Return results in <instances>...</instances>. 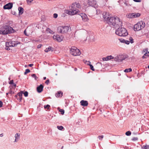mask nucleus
Segmentation results:
<instances>
[{
  "mask_svg": "<svg viewBox=\"0 0 149 149\" xmlns=\"http://www.w3.org/2000/svg\"><path fill=\"white\" fill-rule=\"evenodd\" d=\"M107 22L108 24L111 26H116V25H118L119 26H121L122 24V22L119 18L116 16H114L113 17H110Z\"/></svg>",
  "mask_w": 149,
  "mask_h": 149,
  "instance_id": "nucleus-1",
  "label": "nucleus"
},
{
  "mask_svg": "<svg viewBox=\"0 0 149 149\" xmlns=\"http://www.w3.org/2000/svg\"><path fill=\"white\" fill-rule=\"evenodd\" d=\"M14 30L9 25L3 26L0 29V34L6 35L9 33L14 32Z\"/></svg>",
  "mask_w": 149,
  "mask_h": 149,
  "instance_id": "nucleus-2",
  "label": "nucleus"
},
{
  "mask_svg": "<svg viewBox=\"0 0 149 149\" xmlns=\"http://www.w3.org/2000/svg\"><path fill=\"white\" fill-rule=\"evenodd\" d=\"M116 33L120 36H125L128 35L126 30L124 28H118L116 31Z\"/></svg>",
  "mask_w": 149,
  "mask_h": 149,
  "instance_id": "nucleus-3",
  "label": "nucleus"
},
{
  "mask_svg": "<svg viewBox=\"0 0 149 149\" xmlns=\"http://www.w3.org/2000/svg\"><path fill=\"white\" fill-rule=\"evenodd\" d=\"M145 26V23L142 21H140L134 25V30L136 31H139L143 28Z\"/></svg>",
  "mask_w": 149,
  "mask_h": 149,
  "instance_id": "nucleus-4",
  "label": "nucleus"
},
{
  "mask_svg": "<svg viewBox=\"0 0 149 149\" xmlns=\"http://www.w3.org/2000/svg\"><path fill=\"white\" fill-rule=\"evenodd\" d=\"M70 53L71 54L74 56H79L81 54L80 50L74 46L71 47Z\"/></svg>",
  "mask_w": 149,
  "mask_h": 149,
  "instance_id": "nucleus-5",
  "label": "nucleus"
},
{
  "mask_svg": "<svg viewBox=\"0 0 149 149\" xmlns=\"http://www.w3.org/2000/svg\"><path fill=\"white\" fill-rule=\"evenodd\" d=\"M69 29V27L68 26H60L58 28L57 31L58 33H66L68 31Z\"/></svg>",
  "mask_w": 149,
  "mask_h": 149,
  "instance_id": "nucleus-6",
  "label": "nucleus"
},
{
  "mask_svg": "<svg viewBox=\"0 0 149 149\" xmlns=\"http://www.w3.org/2000/svg\"><path fill=\"white\" fill-rule=\"evenodd\" d=\"M79 12V10H74L70 7L69 10H67L65 11V12L70 15H72L77 14Z\"/></svg>",
  "mask_w": 149,
  "mask_h": 149,
  "instance_id": "nucleus-7",
  "label": "nucleus"
},
{
  "mask_svg": "<svg viewBox=\"0 0 149 149\" xmlns=\"http://www.w3.org/2000/svg\"><path fill=\"white\" fill-rule=\"evenodd\" d=\"M70 7L76 10H79V8H81V5L80 3H78L75 2L73 3Z\"/></svg>",
  "mask_w": 149,
  "mask_h": 149,
  "instance_id": "nucleus-8",
  "label": "nucleus"
},
{
  "mask_svg": "<svg viewBox=\"0 0 149 149\" xmlns=\"http://www.w3.org/2000/svg\"><path fill=\"white\" fill-rule=\"evenodd\" d=\"M53 38L54 40L60 42L62 41L63 39V37L62 36L59 35H54L53 36Z\"/></svg>",
  "mask_w": 149,
  "mask_h": 149,
  "instance_id": "nucleus-9",
  "label": "nucleus"
},
{
  "mask_svg": "<svg viewBox=\"0 0 149 149\" xmlns=\"http://www.w3.org/2000/svg\"><path fill=\"white\" fill-rule=\"evenodd\" d=\"M17 44V42L12 41L8 42H6V45L7 47H13L16 46Z\"/></svg>",
  "mask_w": 149,
  "mask_h": 149,
  "instance_id": "nucleus-10",
  "label": "nucleus"
},
{
  "mask_svg": "<svg viewBox=\"0 0 149 149\" xmlns=\"http://www.w3.org/2000/svg\"><path fill=\"white\" fill-rule=\"evenodd\" d=\"M88 4L89 6L95 8L96 7V1L95 0H88Z\"/></svg>",
  "mask_w": 149,
  "mask_h": 149,
  "instance_id": "nucleus-11",
  "label": "nucleus"
},
{
  "mask_svg": "<svg viewBox=\"0 0 149 149\" xmlns=\"http://www.w3.org/2000/svg\"><path fill=\"white\" fill-rule=\"evenodd\" d=\"M103 17L107 21L110 18L111 16L108 12H104L103 13Z\"/></svg>",
  "mask_w": 149,
  "mask_h": 149,
  "instance_id": "nucleus-12",
  "label": "nucleus"
},
{
  "mask_svg": "<svg viewBox=\"0 0 149 149\" xmlns=\"http://www.w3.org/2000/svg\"><path fill=\"white\" fill-rule=\"evenodd\" d=\"M13 4L12 3H9L6 4L3 6V8L5 9H10L13 7Z\"/></svg>",
  "mask_w": 149,
  "mask_h": 149,
  "instance_id": "nucleus-13",
  "label": "nucleus"
},
{
  "mask_svg": "<svg viewBox=\"0 0 149 149\" xmlns=\"http://www.w3.org/2000/svg\"><path fill=\"white\" fill-rule=\"evenodd\" d=\"M81 17L82 18L83 21L84 22H87L88 20V19L86 15L84 13H81L80 15Z\"/></svg>",
  "mask_w": 149,
  "mask_h": 149,
  "instance_id": "nucleus-14",
  "label": "nucleus"
},
{
  "mask_svg": "<svg viewBox=\"0 0 149 149\" xmlns=\"http://www.w3.org/2000/svg\"><path fill=\"white\" fill-rule=\"evenodd\" d=\"M43 86L42 84H40L37 88V92L39 93H41L43 90Z\"/></svg>",
  "mask_w": 149,
  "mask_h": 149,
  "instance_id": "nucleus-15",
  "label": "nucleus"
},
{
  "mask_svg": "<svg viewBox=\"0 0 149 149\" xmlns=\"http://www.w3.org/2000/svg\"><path fill=\"white\" fill-rule=\"evenodd\" d=\"M118 57L120 62L122 61L123 60H125L127 58L126 56L123 55H120L118 56Z\"/></svg>",
  "mask_w": 149,
  "mask_h": 149,
  "instance_id": "nucleus-16",
  "label": "nucleus"
},
{
  "mask_svg": "<svg viewBox=\"0 0 149 149\" xmlns=\"http://www.w3.org/2000/svg\"><path fill=\"white\" fill-rule=\"evenodd\" d=\"M20 134L18 133H16L15 134V139L14 141V142H17L19 141L20 137Z\"/></svg>",
  "mask_w": 149,
  "mask_h": 149,
  "instance_id": "nucleus-17",
  "label": "nucleus"
},
{
  "mask_svg": "<svg viewBox=\"0 0 149 149\" xmlns=\"http://www.w3.org/2000/svg\"><path fill=\"white\" fill-rule=\"evenodd\" d=\"M80 103L81 105L84 107L87 106L88 104V103L87 101L84 100H81L80 102Z\"/></svg>",
  "mask_w": 149,
  "mask_h": 149,
  "instance_id": "nucleus-18",
  "label": "nucleus"
},
{
  "mask_svg": "<svg viewBox=\"0 0 149 149\" xmlns=\"http://www.w3.org/2000/svg\"><path fill=\"white\" fill-rule=\"evenodd\" d=\"M19 10V15H21L24 12V9L22 7H19L18 8Z\"/></svg>",
  "mask_w": 149,
  "mask_h": 149,
  "instance_id": "nucleus-19",
  "label": "nucleus"
},
{
  "mask_svg": "<svg viewBox=\"0 0 149 149\" xmlns=\"http://www.w3.org/2000/svg\"><path fill=\"white\" fill-rule=\"evenodd\" d=\"M63 95V93L61 91H58L57 93L55 94V96L56 97H61Z\"/></svg>",
  "mask_w": 149,
  "mask_h": 149,
  "instance_id": "nucleus-20",
  "label": "nucleus"
},
{
  "mask_svg": "<svg viewBox=\"0 0 149 149\" xmlns=\"http://www.w3.org/2000/svg\"><path fill=\"white\" fill-rule=\"evenodd\" d=\"M140 15L141 14L139 13H133V18L138 17H139Z\"/></svg>",
  "mask_w": 149,
  "mask_h": 149,
  "instance_id": "nucleus-21",
  "label": "nucleus"
},
{
  "mask_svg": "<svg viewBox=\"0 0 149 149\" xmlns=\"http://www.w3.org/2000/svg\"><path fill=\"white\" fill-rule=\"evenodd\" d=\"M149 56V52L148 53H145L142 57L143 59L146 58L147 57Z\"/></svg>",
  "mask_w": 149,
  "mask_h": 149,
  "instance_id": "nucleus-22",
  "label": "nucleus"
},
{
  "mask_svg": "<svg viewBox=\"0 0 149 149\" xmlns=\"http://www.w3.org/2000/svg\"><path fill=\"white\" fill-rule=\"evenodd\" d=\"M87 62L89 63V64L87 63V65H88L90 66L91 69L93 71H94L95 69L94 68L93 66L92 65L90 64L91 62L90 61Z\"/></svg>",
  "mask_w": 149,
  "mask_h": 149,
  "instance_id": "nucleus-23",
  "label": "nucleus"
},
{
  "mask_svg": "<svg viewBox=\"0 0 149 149\" xmlns=\"http://www.w3.org/2000/svg\"><path fill=\"white\" fill-rule=\"evenodd\" d=\"M127 17L130 18H133V13L127 14Z\"/></svg>",
  "mask_w": 149,
  "mask_h": 149,
  "instance_id": "nucleus-24",
  "label": "nucleus"
},
{
  "mask_svg": "<svg viewBox=\"0 0 149 149\" xmlns=\"http://www.w3.org/2000/svg\"><path fill=\"white\" fill-rule=\"evenodd\" d=\"M132 71V69L131 68L126 69L124 70V72H130Z\"/></svg>",
  "mask_w": 149,
  "mask_h": 149,
  "instance_id": "nucleus-25",
  "label": "nucleus"
},
{
  "mask_svg": "<svg viewBox=\"0 0 149 149\" xmlns=\"http://www.w3.org/2000/svg\"><path fill=\"white\" fill-rule=\"evenodd\" d=\"M107 61L111 59H113L114 58V57L110 55L107 56Z\"/></svg>",
  "mask_w": 149,
  "mask_h": 149,
  "instance_id": "nucleus-26",
  "label": "nucleus"
},
{
  "mask_svg": "<svg viewBox=\"0 0 149 149\" xmlns=\"http://www.w3.org/2000/svg\"><path fill=\"white\" fill-rule=\"evenodd\" d=\"M52 47H49L48 48H46L45 50V51L46 52H47L51 50Z\"/></svg>",
  "mask_w": 149,
  "mask_h": 149,
  "instance_id": "nucleus-27",
  "label": "nucleus"
},
{
  "mask_svg": "<svg viewBox=\"0 0 149 149\" xmlns=\"http://www.w3.org/2000/svg\"><path fill=\"white\" fill-rule=\"evenodd\" d=\"M142 149H149V146L148 145H144L142 147Z\"/></svg>",
  "mask_w": 149,
  "mask_h": 149,
  "instance_id": "nucleus-28",
  "label": "nucleus"
},
{
  "mask_svg": "<svg viewBox=\"0 0 149 149\" xmlns=\"http://www.w3.org/2000/svg\"><path fill=\"white\" fill-rule=\"evenodd\" d=\"M22 94H23V93L22 92L19 93L17 94V95L19 96V97H20V100L22 99Z\"/></svg>",
  "mask_w": 149,
  "mask_h": 149,
  "instance_id": "nucleus-29",
  "label": "nucleus"
},
{
  "mask_svg": "<svg viewBox=\"0 0 149 149\" xmlns=\"http://www.w3.org/2000/svg\"><path fill=\"white\" fill-rule=\"evenodd\" d=\"M124 4L127 6H131V5L129 3L126 1H125L124 2Z\"/></svg>",
  "mask_w": 149,
  "mask_h": 149,
  "instance_id": "nucleus-30",
  "label": "nucleus"
},
{
  "mask_svg": "<svg viewBox=\"0 0 149 149\" xmlns=\"http://www.w3.org/2000/svg\"><path fill=\"white\" fill-rule=\"evenodd\" d=\"M57 128L59 130H61L64 128V127L62 126H57Z\"/></svg>",
  "mask_w": 149,
  "mask_h": 149,
  "instance_id": "nucleus-31",
  "label": "nucleus"
},
{
  "mask_svg": "<svg viewBox=\"0 0 149 149\" xmlns=\"http://www.w3.org/2000/svg\"><path fill=\"white\" fill-rule=\"evenodd\" d=\"M114 61H117L120 62V61L119 60V57L118 56L114 58Z\"/></svg>",
  "mask_w": 149,
  "mask_h": 149,
  "instance_id": "nucleus-32",
  "label": "nucleus"
},
{
  "mask_svg": "<svg viewBox=\"0 0 149 149\" xmlns=\"http://www.w3.org/2000/svg\"><path fill=\"white\" fill-rule=\"evenodd\" d=\"M32 77L34 78L36 80H37L38 79V77H37L36 75L35 74H33L31 75Z\"/></svg>",
  "mask_w": 149,
  "mask_h": 149,
  "instance_id": "nucleus-33",
  "label": "nucleus"
},
{
  "mask_svg": "<svg viewBox=\"0 0 149 149\" xmlns=\"http://www.w3.org/2000/svg\"><path fill=\"white\" fill-rule=\"evenodd\" d=\"M33 0H26V2L28 4L30 5Z\"/></svg>",
  "mask_w": 149,
  "mask_h": 149,
  "instance_id": "nucleus-34",
  "label": "nucleus"
},
{
  "mask_svg": "<svg viewBox=\"0 0 149 149\" xmlns=\"http://www.w3.org/2000/svg\"><path fill=\"white\" fill-rule=\"evenodd\" d=\"M129 40L130 41V42L131 43H133V39L132 37H130L129 38Z\"/></svg>",
  "mask_w": 149,
  "mask_h": 149,
  "instance_id": "nucleus-35",
  "label": "nucleus"
},
{
  "mask_svg": "<svg viewBox=\"0 0 149 149\" xmlns=\"http://www.w3.org/2000/svg\"><path fill=\"white\" fill-rule=\"evenodd\" d=\"M30 72V70L29 69H26L25 70V71L24 73V74H26L27 73L29 72Z\"/></svg>",
  "mask_w": 149,
  "mask_h": 149,
  "instance_id": "nucleus-36",
  "label": "nucleus"
},
{
  "mask_svg": "<svg viewBox=\"0 0 149 149\" xmlns=\"http://www.w3.org/2000/svg\"><path fill=\"white\" fill-rule=\"evenodd\" d=\"M131 134V132L130 131H127L125 133V134L127 136H128L130 135Z\"/></svg>",
  "mask_w": 149,
  "mask_h": 149,
  "instance_id": "nucleus-37",
  "label": "nucleus"
},
{
  "mask_svg": "<svg viewBox=\"0 0 149 149\" xmlns=\"http://www.w3.org/2000/svg\"><path fill=\"white\" fill-rule=\"evenodd\" d=\"M103 137V136L102 135L98 136V138L99 139V140H102V139Z\"/></svg>",
  "mask_w": 149,
  "mask_h": 149,
  "instance_id": "nucleus-38",
  "label": "nucleus"
},
{
  "mask_svg": "<svg viewBox=\"0 0 149 149\" xmlns=\"http://www.w3.org/2000/svg\"><path fill=\"white\" fill-rule=\"evenodd\" d=\"M96 14L98 15L99 14H100L101 13V11L100 10L98 9H97L96 10Z\"/></svg>",
  "mask_w": 149,
  "mask_h": 149,
  "instance_id": "nucleus-39",
  "label": "nucleus"
},
{
  "mask_svg": "<svg viewBox=\"0 0 149 149\" xmlns=\"http://www.w3.org/2000/svg\"><path fill=\"white\" fill-rule=\"evenodd\" d=\"M123 41L124 42V43L127 44H129L130 42V41L126 40H123Z\"/></svg>",
  "mask_w": 149,
  "mask_h": 149,
  "instance_id": "nucleus-40",
  "label": "nucleus"
},
{
  "mask_svg": "<svg viewBox=\"0 0 149 149\" xmlns=\"http://www.w3.org/2000/svg\"><path fill=\"white\" fill-rule=\"evenodd\" d=\"M59 111L61 112V113L63 115L64 114V110L63 109H60L59 110Z\"/></svg>",
  "mask_w": 149,
  "mask_h": 149,
  "instance_id": "nucleus-41",
  "label": "nucleus"
},
{
  "mask_svg": "<svg viewBox=\"0 0 149 149\" xmlns=\"http://www.w3.org/2000/svg\"><path fill=\"white\" fill-rule=\"evenodd\" d=\"M50 107V105L48 104L47 105H45L44 107V108L45 109H49Z\"/></svg>",
  "mask_w": 149,
  "mask_h": 149,
  "instance_id": "nucleus-42",
  "label": "nucleus"
},
{
  "mask_svg": "<svg viewBox=\"0 0 149 149\" xmlns=\"http://www.w3.org/2000/svg\"><path fill=\"white\" fill-rule=\"evenodd\" d=\"M24 94L25 97H27L28 95V92L27 91H25L24 93Z\"/></svg>",
  "mask_w": 149,
  "mask_h": 149,
  "instance_id": "nucleus-43",
  "label": "nucleus"
},
{
  "mask_svg": "<svg viewBox=\"0 0 149 149\" xmlns=\"http://www.w3.org/2000/svg\"><path fill=\"white\" fill-rule=\"evenodd\" d=\"M133 141H135L138 140V138L137 137H133L132 139Z\"/></svg>",
  "mask_w": 149,
  "mask_h": 149,
  "instance_id": "nucleus-44",
  "label": "nucleus"
},
{
  "mask_svg": "<svg viewBox=\"0 0 149 149\" xmlns=\"http://www.w3.org/2000/svg\"><path fill=\"white\" fill-rule=\"evenodd\" d=\"M58 17V14L56 13H54L53 14V17L55 18H56Z\"/></svg>",
  "mask_w": 149,
  "mask_h": 149,
  "instance_id": "nucleus-45",
  "label": "nucleus"
},
{
  "mask_svg": "<svg viewBox=\"0 0 149 149\" xmlns=\"http://www.w3.org/2000/svg\"><path fill=\"white\" fill-rule=\"evenodd\" d=\"M13 82V80H12L10 81L9 82V84H14Z\"/></svg>",
  "mask_w": 149,
  "mask_h": 149,
  "instance_id": "nucleus-46",
  "label": "nucleus"
},
{
  "mask_svg": "<svg viewBox=\"0 0 149 149\" xmlns=\"http://www.w3.org/2000/svg\"><path fill=\"white\" fill-rule=\"evenodd\" d=\"M49 82V79H47L45 81V83L47 84L48 85Z\"/></svg>",
  "mask_w": 149,
  "mask_h": 149,
  "instance_id": "nucleus-47",
  "label": "nucleus"
},
{
  "mask_svg": "<svg viewBox=\"0 0 149 149\" xmlns=\"http://www.w3.org/2000/svg\"><path fill=\"white\" fill-rule=\"evenodd\" d=\"M3 104L1 101H0V107H2Z\"/></svg>",
  "mask_w": 149,
  "mask_h": 149,
  "instance_id": "nucleus-48",
  "label": "nucleus"
},
{
  "mask_svg": "<svg viewBox=\"0 0 149 149\" xmlns=\"http://www.w3.org/2000/svg\"><path fill=\"white\" fill-rule=\"evenodd\" d=\"M107 57H104L102 58V60L104 61H107Z\"/></svg>",
  "mask_w": 149,
  "mask_h": 149,
  "instance_id": "nucleus-49",
  "label": "nucleus"
},
{
  "mask_svg": "<svg viewBox=\"0 0 149 149\" xmlns=\"http://www.w3.org/2000/svg\"><path fill=\"white\" fill-rule=\"evenodd\" d=\"M135 2H140L141 1V0H133Z\"/></svg>",
  "mask_w": 149,
  "mask_h": 149,
  "instance_id": "nucleus-50",
  "label": "nucleus"
},
{
  "mask_svg": "<svg viewBox=\"0 0 149 149\" xmlns=\"http://www.w3.org/2000/svg\"><path fill=\"white\" fill-rule=\"evenodd\" d=\"M42 45H38L37 46V47L38 48H40L41 47V46Z\"/></svg>",
  "mask_w": 149,
  "mask_h": 149,
  "instance_id": "nucleus-51",
  "label": "nucleus"
},
{
  "mask_svg": "<svg viewBox=\"0 0 149 149\" xmlns=\"http://www.w3.org/2000/svg\"><path fill=\"white\" fill-rule=\"evenodd\" d=\"M33 65V64H30L29 66L30 67H32Z\"/></svg>",
  "mask_w": 149,
  "mask_h": 149,
  "instance_id": "nucleus-52",
  "label": "nucleus"
},
{
  "mask_svg": "<svg viewBox=\"0 0 149 149\" xmlns=\"http://www.w3.org/2000/svg\"><path fill=\"white\" fill-rule=\"evenodd\" d=\"M24 34L26 36H27L28 35L26 34V30H25L24 31Z\"/></svg>",
  "mask_w": 149,
  "mask_h": 149,
  "instance_id": "nucleus-53",
  "label": "nucleus"
},
{
  "mask_svg": "<svg viewBox=\"0 0 149 149\" xmlns=\"http://www.w3.org/2000/svg\"><path fill=\"white\" fill-rule=\"evenodd\" d=\"M123 40H124V39H123L122 40H120V42H122L124 43V42L123 41Z\"/></svg>",
  "mask_w": 149,
  "mask_h": 149,
  "instance_id": "nucleus-54",
  "label": "nucleus"
},
{
  "mask_svg": "<svg viewBox=\"0 0 149 149\" xmlns=\"http://www.w3.org/2000/svg\"><path fill=\"white\" fill-rule=\"evenodd\" d=\"M13 86H14L15 88L16 86V84H14Z\"/></svg>",
  "mask_w": 149,
  "mask_h": 149,
  "instance_id": "nucleus-55",
  "label": "nucleus"
},
{
  "mask_svg": "<svg viewBox=\"0 0 149 149\" xmlns=\"http://www.w3.org/2000/svg\"><path fill=\"white\" fill-rule=\"evenodd\" d=\"M46 79V77H43V79H44V80H45V79Z\"/></svg>",
  "mask_w": 149,
  "mask_h": 149,
  "instance_id": "nucleus-56",
  "label": "nucleus"
},
{
  "mask_svg": "<svg viewBox=\"0 0 149 149\" xmlns=\"http://www.w3.org/2000/svg\"><path fill=\"white\" fill-rule=\"evenodd\" d=\"M3 136V134H0V136Z\"/></svg>",
  "mask_w": 149,
  "mask_h": 149,
  "instance_id": "nucleus-57",
  "label": "nucleus"
},
{
  "mask_svg": "<svg viewBox=\"0 0 149 149\" xmlns=\"http://www.w3.org/2000/svg\"><path fill=\"white\" fill-rule=\"evenodd\" d=\"M6 49L7 50H9L10 49L8 47V48H6Z\"/></svg>",
  "mask_w": 149,
  "mask_h": 149,
  "instance_id": "nucleus-58",
  "label": "nucleus"
},
{
  "mask_svg": "<svg viewBox=\"0 0 149 149\" xmlns=\"http://www.w3.org/2000/svg\"><path fill=\"white\" fill-rule=\"evenodd\" d=\"M87 61H86V63H86V64H87V63H89H89H88V62H87Z\"/></svg>",
  "mask_w": 149,
  "mask_h": 149,
  "instance_id": "nucleus-59",
  "label": "nucleus"
},
{
  "mask_svg": "<svg viewBox=\"0 0 149 149\" xmlns=\"http://www.w3.org/2000/svg\"><path fill=\"white\" fill-rule=\"evenodd\" d=\"M48 29L49 30H50L51 31H52V32H53L52 31H51V30H50L49 28H48V29H47V30H48Z\"/></svg>",
  "mask_w": 149,
  "mask_h": 149,
  "instance_id": "nucleus-60",
  "label": "nucleus"
},
{
  "mask_svg": "<svg viewBox=\"0 0 149 149\" xmlns=\"http://www.w3.org/2000/svg\"><path fill=\"white\" fill-rule=\"evenodd\" d=\"M74 70H75V71H76L77 70V68H75Z\"/></svg>",
  "mask_w": 149,
  "mask_h": 149,
  "instance_id": "nucleus-61",
  "label": "nucleus"
},
{
  "mask_svg": "<svg viewBox=\"0 0 149 149\" xmlns=\"http://www.w3.org/2000/svg\"><path fill=\"white\" fill-rule=\"evenodd\" d=\"M148 68L149 69V65L148 66Z\"/></svg>",
  "mask_w": 149,
  "mask_h": 149,
  "instance_id": "nucleus-62",
  "label": "nucleus"
},
{
  "mask_svg": "<svg viewBox=\"0 0 149 149\" xmlns=\"http://www.w3.org/2000/svg\"><path fill=\"white\" fill-rule=\"evenodd\" d=\"M8 79H9V80H10V77H9V78H8Z\"/></svg>",
  "mask_w": 149,
  "mask_h": 149,
  "instance_id": "nucleus-63",
  "label": "nucleus"
},
{
  "mask_svg": "<svg viewBox=\"0 0 149 149\" xmlns=\"http://www.w3.org/2000/svg\"><path fill=\"white\" fill-rule=\"evenodd\" d=\"M63 148V146H62V147L61 148V149H62V148Z\"/></svg>",
  "mask_w": 149,
  "mask_h": 149,
  "instance_id": "nucleus-64",
  "label": "nucleus"
}]
</instances>
